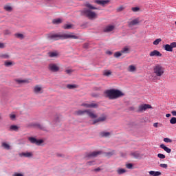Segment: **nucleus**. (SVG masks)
<instances>
[{
    "label": "nucleus",
    "instance_id": "nucleus-22",
    "mask_svg": "<svg viewBox=\"0 0 176 176\" xmlns=\"http://www.w3.org/2000/svg\"><path fill=\"white\" fill-rule=\"evenodd\" d=\"M160 147L162 148V149H164L166 153H171V149L166 146V145L162 144H160Z\"/></svg>",
    "mask_w": 176,
    "mask_h": 176
},
{
    "label": "nucleus",
    "instance_id": "nucleus-64",
    "mask_svg": "<svg viewBox=\"0 0 176 176\" xmlns=\"http://www.w3.org/2000/svg\"><path fill=\"white\" fill-rule=\"evenodd\" d=\"M153 43L155 45V41H153Z\"/></svg>",
    "mask_w": 176,
    "mask_h": 176
},
{
    "label": "nucleus",
    "instance_id": "nucleus-19",
    "mask_svg": "<svg viewBox=\"0 0 176 176\" xmlns=\"http://www.w3.org/2000/svg\"><path fill=\"white\" fill-rule=\"evenodd\" d=\"M107 120V116L102 115L100 118L94 120L93 124H96V123H98V122H105Z\"/></svg>",
    "mask_w": 176,
    "mask_h": 176
},
{
    "label": "nucleus",
    "instance_id": "nucleus-17",
    "mask_svg": "<svg viewBox=\"0 0 176 176\" xmlns=\"http://www.w3.org/2000/svg\"><path fill=\"white\" fill-rule=\"evenodd\" d=\"M87 115L91 118V119H96L98 116L97 114L94 113V112L91 111L90 109L87 110Z\"/></svg>",
    "mask_w": 176,
    "mask_h": 176
},
{
    "label": "nucleus",
    "instance_id": "nucleus-13",
    "mask_svg": "<svg viewBox=\"0 0 176 176\" xmlns=\"http://www.w3.org/2000/svg\"><path fill=\"white\" fill-rule=\"evenodd\" d=\"M102 151H94L87 154V157H97V156L102 155Z\"/></svg>",
    "mask_w": 176,
    "mask_h": 176
},
{
    "label": "nucleus",
    "instance_id": "nucleus-58",
    "mask_svg": "<svg viewBox=\"0 0 176 176\" xmlns=\"http://www.w3.org/2000/svg\"><path fill=\"white\" fill-rule=\"evenodd\" d=\"M150 56H151V57H153V56H155V51L151 52V54H150Z\"/></svg>",
    "mask_w": 176,
    "mask_h": 176
},
{
    "label": "nucleus",
    "instance_id": "nucleus-9",
    "mask_svg": "<svg viewBox=\"0 0 176 176\" xmlns=\"http://www.w3.org/2000/svg\"><path fill=\"white\" fill-rule=\"evenodd\" d=\"M28 127H36L37 129H40V130H46V127L38 123H30L28 125Z\"/></svg>",
    "mask_w": 176,
    "mask_h": 176
},
{
    "label": "nucleus",
    "instance_id": "nucleus-37",
    "mask_svg": "<svg viewBox=\"0 0 176 176\" xmlns=\"http://www.w3.org/2000/svg\"><path fill=\"white\" fill-rule=\"evenodd\" d=\"M170 124H176V118L175 117H173L170 120Z\"/></svg>",
    "mask_w": 176,
    "mask_h": 176
},
{
    "label": "nucleus",
    "instance_id": "nucleus-43",
    "mask_svg": "<svg viewBox=\"0 0 176 176\" xmlns=\"http://www.w3.org/2000/svg\"><path fill=\"white\" fill-rule=\"evenodd\" d=\"M160 167H162V168H167V167H168V165H167V164H160Z\"/></svg>",
    "mask_w": 176,
    "mask_h": 176
},
{
    "label": "nucleus",
    "instance_id": "nucleus-40",
    "mask_svg": "<svg viewBox=\"0 0 176 176\" xmlns=\"http://www.w3.org/2000/svg\"><path fill=\"white\" fill-rule=\"evenodd\" d=\"M155 56L156 57H162V54L157 50H155Z\"/></svg>",
    "mask_w": 176,
    "mask_h": 176
},
{
    "label": "nucleus",
    "instance_id": "nucleus-42",
    "mask_svg": "<svg viewBox=\"0 0 176 176\" xmlns=\"http://www.w3.org/2000/svg\"><path fill=\"white\" fill-rule=\"evenodd\" d=\"M155 127H163V124L159 123V122H155Z\"/></svg>",
    "mask_w": 176,
    "mask_h": 176
},
{
    "label": "nucleus",
    "instance_id": "nucleus-46",
    "mask_svg": "<svg viewBox=\"0 0 176 176\" xmlns=\"http://www.w3.org/2000/svg\"><path fill=\"white\" fill-rule=\"evenodd\" d=\"M162 42V38H157L155 41V45H159Z\"/></svg>",
    "mask_w": 176,
    "mask_h": 176
},
{
    "label": "nucleus",
    "instance_id": "nucleus-48",
    "mask_svg": "<svg viewBox=\"0 0 176 176\" xmlns=\"http://www.w3.org/2000/svg\"><path fill=\"white\" fill-rule=\"evenodd\" d=\"M131 10H133V12H138L140 10V8L133 7V8H131Z\"/></svg>",
    "mask_w": 176,
    "mask_h": 176
},
{
    "label": "nucleus",
    "instance_id": "nucleus-12",
    "mask_svg": "<svg viewBox=\"0 0 176 176\" xmlns=\"http://www.w3.org/2000/svg\"><path fill=\"white\" fill-rule=\"evenodd\" d=\"M140 23H141V21H140V18H136L129 22L128 25L129 27H134V25H138Z\"/></svg>",
    "mask_w": 176,
    "mask_h": 176
},
{
    "label": "nucleus",
    "instance_id": "nucleus-63",
    "mask_svg": "<svg viewBox=\"0 0 176 176\" xmlns=\"http://www.w3.org/2000/svg\"><path fill=\"white\" fill-rule=\"evenodd\" d=\"M0 45H3V43H0Z\"/></svg>",
    "mask_w": 176,
    "mask_h": 176
},
{
    "label": "nucleus",
    "instance_id": "nucleus-23",
    "mask_svg": "<svg viewBox=\"0 0 176 176\" xmlns=\"http://www.w3.org/2000/svg\"><path fill=\"white\" fill-rule=\"evenodd\" d=\"M3 9L6 12H12L13 10V8H12V6H10V4L5 5Z\"/></svg>",
    "mask_w": 176,
    "mask_h": 176
},
{
    "label": "nucleus",
    "instance_id": "nucleus-26",
    "mask_svg": "<svg viewBox=\"0 0 176 176\" xmlns=\"http://www.w3.org/2000/svg\"><path fill=\"white\" fill-rule=\"evenodd\" d=\"M15 38H18V39H24L25 38V36L21 33H16L14 34Z\"/></svg>",
    "mask_w": 176,
    "mask_h": 176
},
{
    "label": "nucleus",
    "instance_id": "nucleus-32",
    "mask_svg": "<svg viewBox=\"0 0 176 176\" xmlns=\"http://www.w3.org/2000/svg\"><path fill=\"white\" fill-rule=\"evenodd\" d=\"M100 135L102 137H109L111 135V133H109V132H101Z\"/></svg>",
    "mask_w": 176,
    "mask_h": 176
},
{
    "label": "nucleus",
    "instance_id": "nucleus-61",
    "mask_svg": "<svg viewBox=\"0 0 176 176\" xmlns=\"http://www.w3.org/2000/svg\"><path fill=\"white\" fill-rule=\"evenodd\" d=\"M5 45H0V49H4Z\"/></svg>",
    "mask_w": 176,
    "mask_h": 176
},
{
    "label": "nucleus",
    "instance_id": "nucleus-38",
    "mask_svg": "<svg viewBox=\"0 0 176 176\" xmlns=\"http://www.w3.org/2000/svg\"><path fill=\"white\" fill-rule=\"evenodd\" d=\"M164 142L168 144V143L173 142V140L168 138H164Z\"/></svg>",
    "mask_w": 176,
    "mask_h": 176
},
{
    "label": "nucleus",
    "instance_id": "nucleus-11",
    "mask_svg": "<svg viewBox=\"0 0 176 176\" xmlns=\"http://www.w3.org/2000/svg\"><path fill=\"white\" fill-rule=\"evenodd\" d=\"M81 107H85V108H98V104L94 102L82 103Z\"/></svg>",
    "mask_w": 176,
    "mask_h": 176
},
{
    "label": "nucleus",
    "instance_id": "nucleus-36",
    "mask_svg": "<svg viewBox=\"0 0 176 176\" xmlns=\"http://www.w3.org/2000/svg\"><path fill=\"white\" fill-rule=\"evenodd\" d=\"M64 30H70V28H72V25H69V24H65L63 26Z\"/></svg>",
    "mask_w": 176,
    "mask_h": 176
},
{
    "label": "nucleus",
    "instance_id": "nucleus-7",
    "mask_svg": "<svg viewBox=\"0 0 176 176\" xmlns=\"http://www.w3.org/2000/svg\"><path fill=\"white\" fill-rule=\"evenodd\" d=\"M151 108H152L151 104H140L138 107V112H145L146 109H151Z\"/></svg>",
    "mask_w": 176,
    "mask_h": 176
},
{
    "label": "nucleus",
    "instance_id": "nucleus-28",
    "mask_svg": "<svg viewBox=\"0 0 176 176\" xmlns=\"http://www.w3.org/2000/svg\"><path fill=\"white\" fill-rule=\"evenodd\" d=\"M52 23H53L54 24H56V25H57V24H61V23H63V20H62L61 19H60V18L56 19H54V20L52 21Z\"/></svg>",
    "mask_w": 176,
    "mask_h": 176
},
{
    "label": "nucleus",
    "instance_id": "nucleus-54",
    "mask_svg": "<svg viewBox=\"0 0 176 176\" xmlns=\"http://www.w3.org/2000/svg\"><path fill=\"white\" fill-rule=\"evenodd\" d=\"M13 176H23V174L21 173H14Z\"/></svg>",
    "mask_w": 176,
    "mask_h": 176
},
{
    "label": "nucleus",
    "instance_id": "nucleus-5",
    "mask_svg": "<svg viewBox=\"0 0 176 176\" xmlns=\"http://www.w3.org/2000/svg\"><path fill=\"white\" fill-rule=\"evenodd\" d=\"M130 52H131V50L130 49V47H124V48L122 49L121 51L116 52L114 54V57H116V58H119V57H120L121 56H123V54H129Z\"/></svg>",
    "mask_w": 176,
    "mask_h": 176
},
{
    "label": "nucleus",
    "instance_id": "nucleus-31",
    "mask_svg": "<svg viewBox=\"0 0 176 176\" xmlns=\"http://www.w3.org/2000/svg\"><path fill=\"white\" fill-rule=\"evenodd\" d=\"M103 75L104 76H109V75H112V72H111V70H104L103 72Z\"/></svg>",
    "mask_w": 176,
    "mask_h": 176
},
{
    "label": "nucleus",
    "instance_id": "nucleus-41",
    "mask_svg": "<svg viewBox=\"0 0 176 176\" xmlns=\"http://www.w3.org/2000/svg\"><path fill=\"white\" fill-rule=\"evenodd\" d=\"M157 157L160 159H166V155L164 154L159 153Z\"/></svg>",
    "mask_w": 176,
    "mask_h": 176
},
{
    "label": "nucleus",
    "instance_id": "nucleus-53",
    "mask_svg": "<svg viewBox=\"0 0 176 176\" xmlns=\"http://www.w3.org/2000/svg\"><path fill=\"white\" fill-rule=\"evenodd\" d=\"M3 58H9V55L8 54H4L2 56Z\"/></svg>",
    "mask_w": 176,
    "mask_h": 176
},
{
    "label": "nucleus",
    "instance_id": "nucleus-10",
    "mask_svg": "<svg viewBox=\"0 0 176 176\" xmlns=\"http://www.w3.org/2000/svg\"><path fill=\"white\" fill-rule=\"evenodd\" d=\"M14 82L16 85H25L30 83V80L28 79H21V78H16L14 79Z\"/></svg>",
    "mask_w": 176,
    "mask_h": 176
},
{
    "label": "nucleus",
    "instance_id": "nucleus-57",
    "mask_svg": "<svg viewBox=\"0 0 176 176\" xmlns=\"http://www.w3.org/2000/svg\"><path fill=\"white\" fill-rule=\"evenodd\" d=\"M149 174H150V175L155 176V171H150Z\"/></svg>",
    "mask_w": 176,
    "mask_h": 176
},
{
    "label": "nucleus",
    "instance_id": "nucleus-8",
    "mask_svg": "<svg viewBox=\"0 0 176 176\" xmlns=\"http://www.w3.org/2000/svg\"><path fill=\"white\" fill-rule=\"evenodd\" d=\"M28 141H30L31 144H35L36 145H38V146L41 145V144H43V140H38L34 137H29Z\"/></svg>",
    "mask_w": 176,
    "mask_h": 176
},
{
    "label": "nucleus",
    "instance_id": "nucleus-45",
    "mask_svg": "<svg viewBox=\"0 0 176 176\" xmlns=\"http://www.w3.org/2000/svg\"><path fill=\"white\" fill-rule=\"evenodd\" d=\"M126 168L131 170V168H133V164H126Z\"/></svg>",
    "mask_w": 176,
    "mask_h": 176
},
{
    "label": "nucleus",
    "instance_id": "nucleus-6",
    "mask_svg": "<svg viewBox=\"0 0 176 176\" xmlns=\"http://www.w3.org/2000/svg\"><path fill=\"white\" fill-rule=\"evenodd\" d=\"M48 69L51 72H58L60 71V66L56 63H50L48 65Z\"/></svg>",
    "mask_w": 176,
    "mask_h": 176
},
{
    "label": "nucleus",
    "instance_id": "nucleus-1",
    "mask_svg": "<svg viewBox=\"0 0 176 176\" xmlns=\"http://www.w3.org/2000/svg\"><path fill=\"white\" fill-rule=\"evenodd\" d=\"M48 39L50 41H59V39H78V36L74 33H63V34H50Z\"/></svg>",
    "mask_w": 176,
    "mask_h": 176
},
{
    "label": "nucleus",
    "instance_id": "nucleus-25",
    "mask_svg": "<svg viewBox=\"0 0 176 176\" xmlns=\"http://www.w3.org/2000/svg\"><path fill=\"white\" fill-rule=\"evenodd\" d=\"M128 71L129 72H135V71H137V67L133 65H131L128 67Z\"/></svg>",
    "mask_w": 176,
    "mask_h": 176
},
{
    "label": "nucleus",
    "instance_id": "nucleus-47",
    "mask_svg": "<svg viewBox=\"0 0 176 176\" xmlns=\"http://www.w3.org/2000/svg\"><path fill=\"white\" fill-rule=\"evenodd\" d=\"M65 72L68 74V75H71V74H72V72H74V70L72 69H66Z\"/></svg>",
    "mask_w": 176,
    "mask_h": 176
},
{
    "label": "nucleus",
    "instance_id": "nucleus-29",
    "mask_svg": "<svg viewBox=\"0 0 176 176\" xmlns=\"http://www.w3.org/2000/svg\"><path fill=\"white\" fill-rule=\"evenodd\" d=\"M135 159H139L141 157V155L138 153V152H133L131 154Z\"/></svg>",
    "mask_w": 176,
    "mask_h": 176
},
{
    "label": "nucleus",
    "instance_id": "nucleus-50",
    "mask_svg": "<svg viewBox=\"0 0 176 176\" xmlns=\"http://www.w3.org/2000/svg\"><path fill=\"white\" fill-rule=\"evenodd\" d=\"M123 9H124V8L123 6H120L117 8V12H122V10H123Z\"/></svg>",
    "mask_w": 176,
    "mask_h": 176
},
{
    "label": "nucleus",
    "instance_id": "nucleus-18",
    "mask_svg": "<svg viewBox=\"0 0 176 176\" xmlns=\"http://www.w3.org/2000/svg\"><path fill=\"white\" fill-rule=\"evenodd\" d=\"M176 47V45H164V49L166 50V52H173V49Z\"/></svg>",
    "mask_w": 176,
    "mask_h": 176
},
{
    "label": "nucleus",
    "instance_id": "nucleus-27",
    "mask_svg": "<svg viewBox=\"0 0 176 176\" xmlns=\"http://www.w3.org/2000/svg\"><path fill=\"white\" fill-rule=\"evenodd\" d=\"M10 131H19V126L16 125H11L10 126Z\"/></svg>",
    "mask_w": 176,
    "mask_h": 176
},
{
    "label": "nucleus",
    "instance_id": "nucleus-24",
    "mask_svg": "<svg viewBox=\"0 0 176 176\" xmlns=\"http://www.w3.org/2000/svg\"><path fill=\"white\" fill-rule=\"evenodd\" d=\"M85 6L91 10H97V8L93 6L90 3H86Z\"/></svg>",
    "mask_w": 176,
    "mask_h": 176
},
{
    "label": "nucleus",
    "instance_id": "nucleus-60",
    "mask_svg": "<svg viewBox=\"0 0 176 176\" xmlns=\"http://www.w3.org/2000/svg\"><path fill=\"white\" fill-rule=\"evenodd\" d=\"M171 116V114L167 113L166 114V118H170Z\"/></svg>",
    "mask_w": 176,
    "mask_h": 176
},
{
    "label": "nucleus",
    "instance_id": "nucleus-3",
    "mask_svg": "<svg viewBox=\"0 0 176 176\" xmlns=\"http://www.w3.org/2000/svg\"><path fill=\"white\" fill-rule=\"evenodd\" d=\"M81 14L82 16H86V17H88L89 20L97 19V14L90 10L84 9L81 11Z\"/></svg>",
    "mask_w": 176,
    "mask_h": 176
},
{
    "label": "nucleus",
    "instance_id": "nucleus-49",
    "mask_svg": "<svg viewBox=\"0 0 176 176\" xmlns=\"http://www.w3.org/2000/svg\"><path fill=\"white\" fill-rule=\"evenodd\" d=\"M10 118L11 120H14V119H16V115L10 114Z\"/></svg>",
    "mask_w": 176,
    "mask_h": 176
},
{
    "label": "nucleus",
    "instance_id": "nucleus-34",
    "mask_svg": "<svg viewBox=\"0 0 176 176\" xmlns=\"http://www.w3.org/2000/svg\"><path fill=\"white\" fill-rule=\"evenodd\" d=\"M1 146H3V148L5 149H10V146L6 142H3L1 144Z\"/></svg>",
    "mask_w": 176,
    "mask_h": 176
},
{
    "label": "nucleus",
    "instance_id": "nucleus-39",
    "mask_svg": "<svg viewBox=\"0 0 176 176\" xmlns=\"http://www.w3.org/2000/svg\"><path fill=\"white\" fill-rule=\"evenodd\" d=\"M4 65L6 67H10V66L13 65V63L10 61H6L4 63Z\"/></svg>",
    "mask_w": 176,
    "mask_h": 176
},
{
    "label": "nucleus",
    "instance_id": "nucleus-55",
    "mask_svg": "<svg viewBox=\"0 0 176 176\" xmlns=\"http://www.w3.org/2000/svg\"><path fill=\"white\" fill-rule=\"evenodd\" d=\"M171 114L173 115V116H176V111H172Z\"/></svg>",
    "mask_w": 176,
    "mask_h": 176
},
{
    "label": "nucleus",
    "instance_id": "nucleus-20",
    "mask_svg": "<svg viewBox=\"0 0 176 176\" xmlns=\"http://www.w3.org/2000/svg\"><path fill=\"white\" fill-rule=\"evenodd\" d=\"M115 30L114 25H108L106 28H104L103 31L104 32H111V31H113Z\"/></svg>",
    "mask_w": 176,
    "mask_h": 176
},
{
    "label": "nucleus",
    "instance_id": "nucleus-21",
    "mask_svg": "<svg viewBox=\"0 0 176 176\" xmlns=\"http://www.w3.org/2000/svg\"><path fill=\"white\" fill-rule=\"evenodd\" d=\"M75 115H77V116H82V115H85V113H87V110H78L75 111Z\"/></svg>",
    "mask_w": 176,
    "mask_h": 176
},
{
    "label": "nucleus",
    "instance_id": "nucleus-2",
    "mask_svg": "<svg viewBox=\"0 0 176 176\" xmlns=\"http://www.w3.org/2000/svg\"><path fill=\"white\" fill-rule=\"evenodd\" d=\"M106 97H108L109 100H116V98H120V97H123L124 94L118 89H108L104 91Z\"/></svg>",
    "mask_w": 176,
    "mask_h": 176
},
{
    "label": "nucleus",
    "instance_id": "nucleus-56",
    "mask_svg": "<svg viewBox=\"0 0 176 176\" xmlns=\"http://www.w3.org/2000/svg\"><path fill=\"white\" fill-rule=\"evenodd\" d=\"M94 171H96V172L101 171V168H95V169L94 170Z\"/></svg>",
    "mask_w": 176,
    "mask_h": 176
},
{
    "label": "nucleus",
    "instance_id": "nucleus-14",
    "mask_svg": "<svg viewBox=\"0 0 176 176\" xmlns=\"http://www.w3.org/2000/svg\"><path fill=\"white\" fill-rule=\"evenodd\" d=\"M19 155L20 157H33L34 156V153H32V152L20 153Z\"/></svg>",
    "mask_w": 176,
    "mask_h": 176
},
{
    "label": "nucleus",
    "instance_id": "nucleus-51",
    "mask_svg": "<svg viewBox=\"0 0 176 176\" xmlns=\"http://www.w3.org/2000/svg\"><path fill=\"white\" fill-rule=\"evenodd\" d=\"M159 175H162V173H160V171L155 172V176H159Z\"/></svg>",
    "mask_w": 176,
    "mask_h": 176
},
{
    "label": "nucleus",
    "instance_id": "nucleus-33",
    "mask_svg": "<svg viewBox=\"0 0 176 176\" xmlns=\"http://www.w3.org/2000/svg\"><path fill=\"white\" fill-rule=\"evenodd\" d=\"M48 55L50 57L53 58V57H57V56H58V54H57V52H49Z\"/></svg>",
    "mask_w": 176,
    "mask_h": 176
},
{
    "label": "nucleus",
    "instance_id": "nucleus-35",
    "mask_svg": "<svg viewBox=\"0 0 176 176\" xmlns=\"http://www.w3.org/2000/svg\"><path fill=\"white\" fill-rule=\"evenodd\" d=\"M117 173L120 175L122 174H124V173H126V170L123 168H119L117 170Z\"/></svg>",
    "mask_w": 176,
    "mask_h": 176
},
{
    "label": "nucleus",
    "instance_id": "nucleus-30",
    "mask_svg": "<svg viewBox=\"0 0 176 176\" xmlns=\"http://www.w3.org/2000/svg\"><path fill=\"white\" fill-rule=\"evenodd\" d=\"M67 89H78V85H76L68 84V85H67Z\"/></svg>",
    "mask_w": 176,
    "mask_h": 176
},
{
    "label": "nucleus",
    "instance_id": "nucleus-62",
    "mask_svg": "<svg viewBox=\"0 0 176 176\" xmlns=\"http://www.w3.org/2000/svg\"><path fill=\"white\" fill-rule=\"evenodd\" d=\"M170 45H176L175 42L171 43Z\"/></svg>",
    "mask_w": 176,
    "mask_h": 176
},
{
    "label": "nucleus",
    "instance_id": "nucleus-15",
    "mask_svg": "<svg viewBox=\"0 0 176 176\" xmlns=\"http://www.w3.org/2000/svg\"><path fill=\"white\" fill-rule=\"evenodd\" d=\"M33 91L35 93V94H40V93H43V91H42V85H37L34 86Z\"/></svg>",
    "mask_w": 176,
    "mask_h": 176
},
{
    "label": "nucleus",
    "instance_id": "nucleus-52",
    "mask_svg": "<svg viewBox=\"0 0 176 176\" xmlns=\"http://www.w3.org/2000/svg\"><path fill=\"white\" fill-rule=\"evenodd\" d=\"M112 155H113V153L112 152H109L106 153V156H108V157L112 156Z\"/></svg>",
    "mask_w": 176,
    "mask_h": 176
},
{
    "label": "nucleus",
    "instance_id": "nucleus-4",
    "mask_svg": "<svg viewBox=\"0 0 176 176\" xmlns=\"http://www.w3.org/2000/svg\"><path fill=\"white\" fill-rule=\"evenodd\" d=\"M155 76L160 78L164 74V67L160 64H157L155 66Z\"/></svg>",
    "mask_w": 176,
    "mask_h": 176
},
{
    "label": "nucleus",
    "instance_id": "nucleus-16",
    "mask_svg": "<svg viewBox=\"0 0 176 176\" xmlns=\"http://www.w3.org/2000/svg\"><path fill=\"white\" fill-rule=\"evenodd\" d=\"M95 3L98 5H101V6H105L109 3V0H96Z\"/></svg>",
    "mask_w": 176,
    "mask_h": 176
},
{
    "label": "nucleus",
    "instance_id": "nucleus-59",
    "mask_svg": "<svg viewBox=\"0 0 176 176\" xmlns=\"http://www.w3.org/2000/svg\"><path fill=\"white\" fill-rule=\"evenodd\" d=\"M107 54H109V56H111L112 54V52L111 51H107Z\"/></svg>",
    "mask_w": 176,
    "mask_h": 176
},
{
    "label": "nucleus",
    "instance_id": "nucleus-44",
    "mask_svg": "<svg viewBox=\"0 0 176 176\" xmlns=\"http://www.w3.org/2000/svg\"><path fill=\"white\" fill-rule=\"evenodd\" d=\"M95 162L94 161H90L87 162V166H94Z\"/></svg>",
    "mask_w": 176,
    "mask_h": 176
}]
</instances>
